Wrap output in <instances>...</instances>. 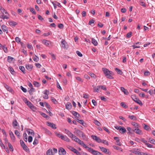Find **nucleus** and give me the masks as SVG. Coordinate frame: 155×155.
<instances>
[{
  "mask_svg": "<svg viewBox=\"0 0 155 155\" xmlns=\"http://www.w3.org/2000/svg\"><path fill=\"white\" fill-rule=\"evenodd\" d=\"M102 70L103 71L105 76L108 78L110 79H113L114 78L111 75L112 74V72L109 71L107 68H102Z\"/></svg>",
  "mask_w": 155,
  "mask_h": 155,
  "instance_id": "nucleus-1",
  "label": "nucleus"
},
{
  "mask_svg": "<svg viewBox=\"0 0 155 155\" xmlns=\"http://www.w3.org/2000/svg\"><path fill=\"white\" fill-rule=\"evenodd\" d=\"M20 143L23 150L27 152L29 151V149L27 146L25 144L24 142L22 140H20Z\"/></svg>",
  "mask_w": 155,
  "mask_h": 155,
  "instance_id": "nucleus-2",
  "label": "nucleus"
},
{
  "mask_svg": "<svg viewBox=\"0 0 155 155\" xmlns=\"http://www.w3.org/2000/svg\"><path fill=\"white\" fill-rule=\"evenodd\" d=\"M99 148L101 150L105 153L106 154H107L108 155H110L111 154V152L109 150L102 147L99 146Z\"/></svg>",
  "mask_w": 155,
  "mask_h": 155,
  "instance_id": "nucleus-3",
  "label": "nucleus"
},
{
  "mask_svg": "<svg viewBox=\"0 0 155 155\" xmlns=\"http://www.w3.org/2000/svg\"><path fill=\"white\" fill-rule=\"evenodd\" d=\"M90 152L93 155H103L101 153L97 150H94L92 148H90Z\"/></svg>",
  "mask_w": 155,
  "mask_h": 155,
  "instance_id": "nucleus-4",
  "label": "nucleus"
},
{
  "mask_svg": "<svg viewBox=\"0 0 155 155\" xmlns=\"http://www.w3.org/2000/svg\"><path fill=\"white\" fill-rule=\"evenodd\" d=\"M132 131L138 134L141 135L142 134V131L139 129L138 128H134L133 127L132 128Z\"/></svg>",
  "mask_w": 155,
  "mask_h": 155,
  "instance_id": "nucleus-5",
  "label": "nucleus"
},
{
  "mask_svg": "<svg viewBox=\"0 0 155 155\" xmlns=\"http://www.w3.org/2000/svg\"><path fill=\"white\" fill-rule=\"evenodd\" d=\"M58 153L59 155H65L66 154V151L63 148L61 147L58 149Z\"/></svg>",
  "mask_w": 155,
  "mask_h": 155,
  "instance_id": "nucleus-6",
  "label": "nucleus"
},
{
  "mask_svg": "<svg viewBox=\"0 0 155 155\" xmlns=\"http://www.w3.org/2000/svg\"><path fill=\"white\" fill-rule=\"evenodd\" d=\"M26 102H25V103L27 104L28 106L32 110H33L34 109L36 108L35 107L33 104L30 102L28 101L26 98Z\"/></svg>",
  "mask_w": 155,
  "mask_h": 155,
  "instance_id": "nucleus-7",
  "label": "nucleus"
},
{
  "mask_svg": "<svg viewBox=\"0 0 155 155\" xmlns=\"http://www.w3.org/2000/svg\"><path fill=\"white\" fill-rule=\"evenodd\" d=\"M47 124L48 126L51 127L53 129H56V125L52 123H51L49 121H48L47 122Z\"/></svg>",
  "mask_w": 155,
  "mask_h": 155,
  "instance_id": "nucleus-8",
  "label": "nucleus"
},
{
  "mask_svg": "<svg viewBox=\"0 0 155 155\" xmlns=\"http://www.w3.org/2000/svg\"><path fill=\"white\" fill-rule=\"evenodd\" d=\"M26 68L29 71H31L33 68V66L32 64H25Z\"/></svg>",
  "mask_w": 155,
  "mask_h": 155,
  "instance_id": "nucleus-9",
  "label": "nucleus"
},
{
  "mask_svg": "<svg viewBox=\"0 0 155 155\" xmlns=\"http://www.w3.org/2000/svg\"><path fill=\"white\" fill-rule=\"evenodd\" d=\"M42 41L43 44L47 46H48L49 45L51 44L50 41L45 40H41Z\"/></svg>",
  "mask_w": 155,
  "mask_h": 155,
  "instance_id": "nucleus-10",
  "label": "nucleus"
},
{
  "mask_svg": "<svg viewBox=\"0 0 155 155\" xmlns=\"http://www.w3.org/2000/svg\"><path fill=\"white\" fill-rule=\"evenodd\" d=\"M61 138L64 141L69 142L70 141V140L66 136H61Z\"/></svg>",
  "mask_w": 155,
  "mask_h": 155,
  "instance_id": "nucleus-11",
  "label": "nucleus"
},
{
  "mask_svg": "<svg viewBox=\"0 0 155 155\" xmlns=\"http://www.w3.org/2000/svg\"><path fill=\"white\" fill-rule=\"evenodd\" d=\"M1 28L3 32H6V33L8 32V29L7 27L5 25H3L1 26Z\"/></svg>",
  "mask_w": 155,
  "mask_h": 155,
  "instance_id": "nucleus-12",
  "label": "nucleus"
},
{
  "mask_svg": "<svg viewBox=\"0 0 155 155\" xmlns=\"http://www.w3.org/2000/svg\"><path fill=\"white\" fill-rule=\"evenodd\" d=\"M120 90L124 92V94L126 95H127L129 94V92L127 90L125 89L123 87H120Z\"/></svg>",
  "mask_w": 155,
  "mask_h": 155,
  "instance_id": "nucleus-13",
  "label": "nucleus"
},
{
  "mask_svg": "<svg viewBox=\"0 0 155 155\" xmlns=\"http://www.w3.org/2000/svg\"><path fill=\"white\" fill-rule=\"evenodd\" d=\"M66 108L68 110H70L72 108V105L71 103L68 102L65 105Z\"/></svg>",
  "mask_w": 155,
  "mask_h": 155,
  "instance_id": "nucleus-14",
  "label": "nucleus"
},
{
  "mask_svg": "<svg viewBox=\"0 0 155 155\" xmlns=\"http://www.w3.org/2000/svg\"><path fill=\"white\" fill-rule=\"evenodd\" d=\"M71 112L73 115L77 117L78 118L79 117H80V114L78 113L76 111L73 110L71 111Z\"/></svg>",
  "mask_w": 155,
  "mask_h": 155,
  "instance_id": "nucleus-15",
  "label": "nucleus"
},
{
  "mask_svg": "<svg viewBox=\"0 0 155 155\" xmlns=\"http://www.w3.org/2000/svg\"><path fill=\"white\" fill-rule=\"evenodd\" d=\"M61 43V46L62 48H67V45H66V41L62 39Z\"/></svg>",
  "mask_w": 155,
  "mask_h": 155,
  "instance_id": "nucleus-16",
  "label": "nucleus"
},
{
  "mask_svg": "<svg viewBox=\"0 0 155 155\" xmlns=\"http://www.w3.org/2000/svg\"><path fill=\"white\" fill-rule=\"evenodd\" d=\"M9 134L11 139L13 140H15V137L13 133L11 130L9 131Z\"/></svg>",
  "mask_w": 155,
  "mask_h": 155,
  "instance_id": "nucleus-17",
  "label": "nucleus"
},
{
  "mask_svg": "<svg viewBox=\"0 0 155 155\" xmlns=\"http://www.w3.org/2000/svg\"><path fill=\"white\" fill-rule=\"evenodd\" d=\"M27 132L28 135L31 134V135L34 136V132L33 130L31 129H28L27 130Z\"/></svg>",
  "mask_w": 155,
  "mask_h": 155,
  "instance_id": "nucleus-18",
  "label": "nucleus"
},
{
  "mask_svg": "<svg viewBox=\"0 0 155 155\" xmlns=\"http://www.w3.org/2000/svg\"><path fill=\"white\" fill-rule=\"evenodd\" d=\"M5 87L8 91L12 93L13 91L10 87L8 86V85L6 84L5 85Z\"/></svg>",
  "mask_w": 155,
  "mask_h": 155,
  "instance_id": "nucleus-19",
  "label": "nucleus"
},
{
  "mask_svg": "<svg viewBox=\"0 0 155 155\" xmlns=\"http://www.w3.org/2000/svg\"><path fill=\"white\" fill-rule=\"evenodd\" d=\"M9 24L11 26H15L17 24V23L16 22L12 21H9Z\"/></svg>",
  "mask_w": 155,
  "mask_h": 155,
  "instance_id": "nucleus-20",
  "label": "nucleus"
},
{
  "mask_svg": "<svg viewBox=\"0 0 155 155\" xmlns=\"http://www.w3.org/2000/svg\"><path fill=\"white\" fill-rule=\"evenodd\" d=\"M115 70L117 72V73L120 75H122L123 72L119 69L117 68H115Z\"/></svg>",
  "mask_w": 155,
  "mask_h": 155,
  "instance_id": "nucleus-21",
  "label": "nucleus"
},
{
  "mask_svg": "<svg viewBox=\"0 0 155 155\" xmlns=\"http://www.w3.org/2000/svg\"><path fill=\"white\" fill-rule=\"evenodd\" d=\"M131 124L135 127H134V128H138L140 127L139 125L137 123L134 122H132Z\"/></svg>",
  "mask_w": 155,
  "mask_h": 155,
  "instance_id": "nucleus-22",
  "label": "nucleus"
},
{
  "mask_svg": "<svg viewBox=\"0 0 155 155\" xmlns=\"http://www.w3.org/2000/svg\"><path fill=\"white\" fill-rule=\"evenodd\" d=\"M119 131L121 134H124L126 132V130L124 127H121Z\"/></svg>",
  "mask_w": 155,
  "mask_h": 155,
  "instance_id": "nucleus-23",
  "label": "nucleus"
},
{
  "mask_svg": "<svg viewBox=\"0 0 155 155\" xmlns=\"http://www.w3.org/2000/svg\"><path fill=\"white\" fill-rule=\"evenodd\" d=\"M128 117L133 120L135 121L137 120V118L136 117L133 115H129Z\"/></svg>",
  "mask_w": 155,
  "mask_h": 155,
  "instance_id": "nucleus-24",
  "label": "nucleus"
},
{
  "mask_svg": "<svg viewBox=\"0 0 155 155\" xmlns=\"http://www.w3.org/2000/svg\"><path fill=\"white\" fill-rule=\"evenodd\" d=\"M143 125L144 126L143 128L145 130H149L150 129L151 130L150 127L148 125L146 124H143Z\"/></svg>",
  "mask_w": 155,
  "mask_h": 155,
  "instance_id": "nucleus-25",
  "label": "nucleus"
},
{
  "mask_svg": "<svg viewBox=\"0 0 155 155\" xmlns=\"http://www.w3.org/2000/svg\"><path fill=\"white\" fill-rule=\"evenodd\" d=\"M100 85L97 87H94L93 88L94 91L95 92H98L99 91V89L100 88Z\"/></svg>",
  "mask_w": 155,
  "mask_h": 155,
  "instance_id": "nucleus-26",
  "label": "nucleus"
},
{
  "mask_svg": "<svg viewBox=\"0 0 155 155\" xmlns=\"http://www.w3.org/2000/svg\"><path fill=\"white\" fill-rule=\"evenodd\" d=\"M18 123L16 119H14L12 122V124L14 127H16L18 126Z\"/></svg>",
  "mask_w": 155,
  "mask_h": 155,
  "instance_id": "nucleus-27",
  "label": "nucleus"
},
{
  "mask_svg": "<svg viewBox=\"0 0 155 155\" xmlns=\"http://www.w3.org/2000/svg\"><path fill=\"white\" fill-rule=\"evenodd\" d=\"M15 133L19 139H20L21 137L20 134V132L18 130H15Z\"/></svg>",
  "mask_w": 155,
  "mask_h": 155,
  "instance_id": "nucleus-28",
  "label": "nucleus"
},
{
  "mask_svg": "<svg viewBox=\"0 0 155 155\" xmlns=\"http://www.w3.org/2000/svg\"><path fill=\"white\" fill-rule=\"evenodd\" d=\"M8 147L11 151L13 152L14 150L12 146V144L11 143L9 142H8Z\"/></svg>",
  "mask_w": 155,
  "mask_h": 155,
  "instance_id": "nucleus-29",
  "label": "nucleus"
},
{
  "mask_svg": "<svg viewBox=\"0 0 155 155\" xmlns=\"http://www.w3.org/2000/svg\"><path fill=\"white\" fill-rule=\"evenodd\" d=\"M47 155H54L51 150L49 149L46 152Z\"/></svg>",
  "mask_w": 155,
  "mask_h": 155,
  "instance_id": "nucleus-30",
  "label": "nucleus"
},
{
  "mask_svg": "<svg viewBox=\"0 0 155 155\" xmlns=\"http://www.w3.org/2000/svg\"><path fill=\"white\" fill-rule=\"evenodd\" d=\"M113 147L115 149H116L117 150H118L119 151H120L121 152L123 151V149H122L120 147H119L116 146H113Z\"/></svg>",
  "mask_w": 155,
  "mask_h": 155,
  "instance_id": "nucleus-31",
  "label": "nucleus"
},
{
  "mask_svg": "<svg viewBox=\"0 0 155 155\" xmlns=\"http://www.w3.org/2000/svg\"><path fill=\"white\" fill-rule=\"evenodd\" d=\"M92 43L94 45L97 46L98 44L97 41L94 38H92L91 40Z\"/></svg>",
  "mask_w": 155,
  "mask_h": 155,
  "instance_id": "nucleus-32",
  "label": "nucleus"
},
{
  "mask_svg": "<svg viewBox=\"0 0 155 155\" xmlns=\"http://www.w3.org/2000/svg\"><path fill=\"white\" fill-rule=\"evenodd\" d=\"M33 84L35 87H39L40 86V83L36 81H34L33 82Z\"/></svg>",
  "mask_w": 155,
  "mask_h": 155,
  "instance_id": "nucleus-33",
  "label": "nucleus"
},
{
  "mask_svg": "<svg viewBox=\"0 0 155 155\" xmlns=\"http://www.w3.org/2000/svg\"><path fill=\"white\" fill-rule=\"evenodd\" d=\"M29 94L32 95L33 94L32 92L35 91V88L33 87H31L30 89L28 91Z\"/></svg>",
  "mask_w": 155,
  "mask_h": 155,
  "instance_id": "nucleus-34",
  "label": "nucleus"
},
{
  "mask_svg": "<svg viewBox=\"0 0 155 155\" xmlns=\"http://www.w3.org/2000/svg\"><path fill=\"white\" fill-rule=\"evenodd\" d=\"M13 59H14V58L10 56L8 57L7 61L9 63L12 62L13 61Z\"/></svg>",
  "mask_w": 155,
  "mask_h": 155,
  "instance_id": "nucleus-35",
  "label": "nucleus"
},
{
  "mask_svg": "<svg viewBox=\"0 0 155 155\" xmlns=\"http://www.w3.org/2000/svg\"><path fill=\"white\" fill-rule=\"evenodd\" d=\"M9 70L12 74L14 75V74L15 73L13 69L10 66L9 67Z\"/></svg>",
  "mask_w": 155,
  "mask_h": 155,
  "instance_id": "nucleus-36",
  "label": "nucleus"
},
{
  "mask_svg": "<svg viewBox=\"0 0 155 155\" xmlns=\"http://www.w3.org/2000/svg\"><path fill=\"white\" fill-rule=\"evenodd\" d=\"M82 146L84 147L87 148V150L89 152H90V148H92L91 147H87L86 144H85L84 143L83 144H82L81 145Z\"/></svg>",
  "mask_w": 155,
  "mask_h": 155,
  "instance_id": "nucleus-37",
  "label": "nucleus"
},
{
  "mask_svg": "<svg viewBox=\"0 0 155 155\" xmlns=\"http://www.w3.org/2000/svg\"><path fill=\"white\" fill-rule=\"evenodd\" d=\"M19 68L24 74L25 73V68L24 66H20L19 67Z\"/></svg>",
  "mask_w": 155,
  "mask_h": 155,
  "instance_id": "nucleus-38",
  "label": "nucleus"
},
{
  "mask_svg": "<svg viewBox=\"0 0 155 155\" xmlns=\"http://www.w3.org/2000/svg\"><path fill=\"white\" fill-rule=\"evenodd\" d=\"M23 139L25 141L27 142V135L26 133H25L23 134Z\"/></svg>",
  "mask_w": 155,
  "mask_h": 155,
  "instance_id": "nucleus-39",
  "label": "nucleus"
},
{
  "mask_svg": "<svg viewBox=\"0 0 155 155\" xmlns=\"http://www.w3.org/2000/svg\"><path fill=\"white\" fill-rule=\"evenodd\" d=\"M94 122L96 125L98 126H99L101 125V123L97 120H94Z\"/></svg>",
  "mask_w": 155,
  "mask_h": 155,
  "instance_id": "nucleus-40",
  "label": "nucleus"
},
{
  "mask_svg": "<svg viewBox=\"0 0 155 155\" xmlns=\"http://www.w3.org/2000/svg\"><path fill=\"white\" fill-rule=\"evenodd\" d=\"M120 105L121 106L125 108H127L128 107V106L126 105L124 102L121 103Z\"/></svg>",
  "mask_w": 155,
  "mask_h": 155,
  "instance_id": "nucleus-41",
  "label": "nucleus"
},
{
  "mask_svg": "<svg viewBox=\"0 0 155 155\" xmlns=\"http://www.w3.org/2000/svg\"><path fill=\"white\" fill-rule=\"evenodd\" d=\"M2 48L3 51L5 53H6L8 52V49L7 47L5 45H4L2 46Z\"/></svg>",
  "mask_w": 155,
  "mask_h": 155,
  "instance_id": "nucleus-42",
  "label": "nucleus"
},
{
  "mask_svg": "<svg viewBox=\"0 0 155 155\" xmlns=\"http://www.w3.org/2000/svg\"><path fill=\"white\" fill-rule=\"evenodd\" d=\"M131 98L135 102L138 99L137 98H136L135 95H133L131 96Z\"/></svg>",
  "mask_w": 155,
  "mask_h": 155,
  "instance_id": "nucleus-43",
  "label": "nucleus"
},
{
  "mask_svg": "<svg viewBox=\"0 0 155 155\" xmlns=\"http://www.w3.org/2000/svg\"><path fill=\"white\" fill-rule=\"evenodd\" d=\"M15 41L18 43H22L21 42V40L20 38H19L18 37H16L15 38Z\"/></svg>",
  "mask_w": 155,
  "mask_h": 155,
  "instance_id": "nucleus-44",
  "label": "nucleus"
},
{
  "mask_svg": "<svg viewBox=\"0 0 155 155\" xmlns=\"http://www.w3.org/2000/svg\"><path fill=\"white\" fill-rule=\"evenodd\" d=\"M81 136L84 140L85 141L87 140V138L86 137V136L85 134H84V133H83V134H82Z\"/></svg>",
  "mask_w": 155,
  "mask_h": 155,
  "instance_id": "nucleus-45",
  "label": "nucleus"
},
{
  "mask_svg": "<svg viewBox=\"0 0 155 155\" xmlns=\"http://www.w3.org/2000/svg\"><path fill=\"white\" fill-rule=\"evenodd\" d=\"M76 133L80 137L81 135H82V134H83V132L81 131L80 130H79Z\"/></svg>",
  "mask_w": 155,
  "mask_h": 155,
  "instance_id": "nucleus-46",
  "label": "nucleus"
},
{
  "mask_svg": "<svg viewBox=\"0 0 155 155\" xmlns=\"http://www.w3.org/2000/svg\"><path fill=\"white\" fill-rule=\"evenodd\" d=\"M130 152H131L132 153H134L135 154H137L138 155V154H139V151H136V150H131L130 151Z\"/></svg>",
  "mask_w": 155,
  "mask_h": 155,
  "instance_id": "nucleus-47",
  "label": "nucleus"
},
{
  "mask_svg": "<svg viewBox=\"0 0 155 155\" xmlns=\"http://www.w3.org/2000/svg\"><path fill=\"white\" fill-rule=\"evenodd\" d=\"M100 88H101L104 91H106L107 90V88L105 85H100Z\"/></svg>",
  "mask_w": 155,
  "mask_h": 155,
  "instance_id": "nucleus-48",
  "label": "nucleus"
},
{
  "mask_svg": "<svg viewBox=\"0 0 155 155\" xmlns=\"http://www.w3.org/2000/svg\"><path fill=\"white\" fill-rule=\"evenodd\" d=\"M68 136L72 140H74V137H75V136L74 135L71 133L70 134H69Z\"/></svg>",
  "mask_w": 155,
  "mask_h": 155,
  "instance_id": "nucleus-49",
  "label": "nucleus"
},
{
  "mask_svg": "<svg viewBox=\"0 0 155 155\" xmlns=\"http://www.w3.org/2000/svg\"><path fill=\"white\" fill-rule=\"evenodd\" d=\"M132 34V32H130L126 35V37L128 38H130V37Z\"/></svg>",
  "mask_w": 155,
  "mask_h": 155,
  "instance_id": "nucleus-50",
  "label": "nucleus"
},
{
  "mask_svg": "<svg viewBox=\"0 0 155 155\" xmlns=\"http://www.w3.org/2000/svg\"><path fill=\"white\" fill-rule=\"evenodd\" d=\"M41 116L45 118H47L48 117V116L47 115L45 114L42 113L41 114Z\"/></svg>",
  "mask_w": 155,
  "mask_h": 155,
  "instance_id": "nucleus-51",
  "label": "nucleus"
},
{
  "mask_svg": "<svg viewBox=\"0 0 155 155\" xmlns=\"http://www.w3.org/2000/svg\"><path fill=\"white\" fill-rule=\"evenodd\" d=\"M30 11L32 13L35 15L36 14V12L35 10V9L33 8H31L30 9Z\"/></svg>",
  "mask_w": 155,
  "mask_h": 155,
  "instance_id": "nucleus-52",
  "label": "nucleus"
},
{
  "mask_svg": "<svg viewBox=\"0 0 155 155\" xmlns=\"http://www.w3.org/2000/svg\"><path fill=\"white\" fill-rule=\"evenodd\" d=\"M58 27L60 29H63L64 28V25L60 23L58 25Z\"/></svg>",
  "mask_w": 155,
  "mask_h": 155,
  "instance_id": "nucleus-53",
  "label": "nucleus"
},
{
  "mask_svg": "<svg viewBox=\"0 0 155 155\" xmlns=\"http://www.w3.org/2000/svg\"><path fill=\"white\" fill-rule=\"evenodd\" d=\"M55 135L58 137L61 138V136H62V135L60 134L59 133H58L57 132H54Z\"/></svg>",
  "mask_w": 155,
  "mask_h": 155,
  "instance_id": "nucleus-54",
  "label": "nucleus"
},
{
  "mask_svg": "<svg viewBox=\"0 0 155 155\" xmlns=\"http://www.w3.org/2000/svg\"><path fill=\"white\" fill-rule=\"evenodd\" d=\"M88 74L91 77L94 78H95V75L94 73L91 72H90L88 73Z\"/></svg>",
  "mask_w": 155,
  "mask_h": 155,
  "instance_id": "nucleus-55",
  "label": "nucleus"
},
{
  "mask_svg": "<svg viewBox=\"0 0 155 155\" xmlns=\"http://www.w3.org/2000/svg\"><path fill=\"white\" fill-rule=\"evenodd\" d=\"M46 107L48 109H50V106L46 102H45L44 103Z\"/></svg>",
  "mask_w": 155,
  "mask_h": 155,
  "instance_id": "nucleus-56",
  "label": "nucleus"
},
{
  "mask_svg": "<svg viewBox=\"0 0 155 155\" xmlns=\"http://www.w3.org/2000/svg\"><path fill=\"white\" fill-rule=\"evenodd\" d=\"M39 58L36 55L33 58V60L34 61L36 62H38L39 61Z\"/></svg>",
  "mask_w": 155,
  "mask_h": 155,
  "instance_id": "nucleus-57",
  "label": "nucleus"
},
{
  "mask_svg": "<svg viewBox=\"0 0 155 155\" xmlns=\"http://www.w3.org/2000/svg\"><path fill=\"white\" fill-rule=\"evenodd\" d=\"M136 102L140 106L143 105L142 102L139 99H138Z\"/></svg>",
  "mask_w": 155,
  "mask_h": 155,
  "instance_id": "nucleus-58",
  "label": "nucleus"
},
{
  "mask_svg": "<svg viewBox=\"0 0 155 155\" xmlns=\"http://www.w3.org/2000/svg\"><path fill=\"white\" fill-rule=\"evenodd\" d=\"M51 100L54 104H56L57 103L56 100L53 97H51Z\"/></svg>",
  "mask_w": 155,
  "mask_h": 155,
  "instance_id": "nucleus-59",
  "label": "nucleus"
},
{
  "mask_svg": "<svg viewBox=\"0 0 155 155\" xmlns=\"http://www.w3.org/2000/svg\"><path fill=\"white\" fill-rule=\"evenodd\" d=\"M76 53L77 55L79 57H82L83 55L79 51H76Z\"/></svg>",
  "mask_w": 155,
  "mask_h": 155,
  "instance_id": "nucleus-60",
  "label": "nucleus"
},
{
  "mask_svg": "<svg viewBox=\"0 0 155 155\" xmlns=\"http://www.w3.org/2000/svg\"><path fill=\"white\" fill-rule=\"evenodd\" d=\"M101 142L102 143L104 144H106L107 145H108V142L106 140H102V141Z\"/></svg>",
  "mask_w": 155,
  "mask_h": 155,
  "instance_id": "nucleus-61",
  "label": "nucleus"
},
{
  "mask_svg": "<svg viewBox=\"0 0 155 155\" xmlns=\"http://www.w3.org/2000/svg\"><path fill=\"white\" fill-rule=\"evenodd\" d=\"M21 89V90L25 93L27 92V89L23 87L22 86H21L20 87Z\"/></svg>",
  "mask_w": 155,
  "mask_h": 155,
  "instance_id": "nucleus-62",
  "label": "nucleus"
},
{
  "mask_svg": "<svg viewBox=\"0 0 155 155\" xmlns=\"http://www.w3.org/2000/svg\"><path fill=\"white\" fill-rule=\"evenodd\" d=\"M38 143V140L37 139L35 138L34 141L33 142V144L34 145H37Z\"/></svg>",
  "mask_w": 155,
  "mask_h": 155,
  "instance_id": "nucleus-63",
  "label": "nucleus"
},
{
  "mask_svg": "<svg viewBox=\"0 0 155 155\" xmlns=\"http://www.w3.org/2000/svg\"><path fill=\"white\" fill-rule=\"evenodd\" d=\"M100 98L102 101H103L104 102H106L107 101V99L104 96H101Z\"/></svg>",
  "mask_w": 155,
  "mask_h": 155,
  "instance_id": "nucleus-64",
  "label": "nucleus"
}]
</instances>
